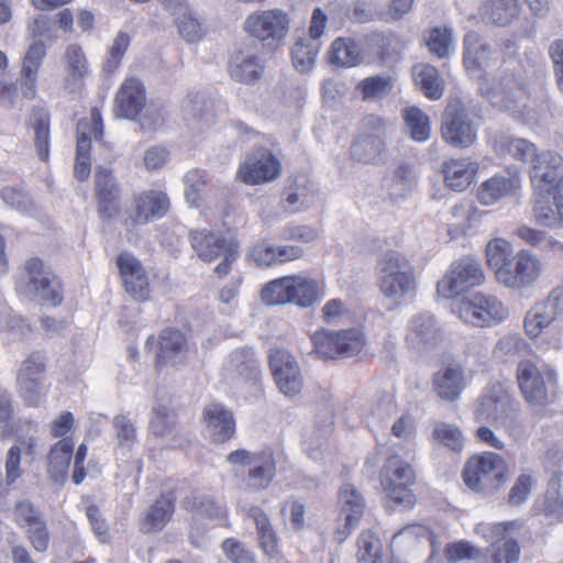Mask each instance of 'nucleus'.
Returning a JSON list of instances; mask_svg holds the SVG:
<instances>
[{
	"instance_id": "nucleus-53",
	"label": "nucleus",
	"mask_w": 563,
	"mask_h": 563,
	"mask_svg": "<svg viewBox=\"0 0 563 563\" xmlns=\"http://www.w3.org/2000/svg\"><path fill=\"white\" fill-rule=\"evenodd\" d=\"M428 49L439 58L449 55V48L452 44V34L448 27L435 26L429 31L426 38Z\"/></svg>"
},
{
	"instance_id": "nucleus-2",
	"label": "nucleus",
	"mask_w": 563,
	"mask_h": 563,
	"mask_svg": "<svg viewBox=\"0 0 563 563\" xmlns=\"http://www.w3.org/2000/svg\"><path fill=\"white\" fill-rule=\"evenodd\" d=\"M486 262L499 284L507 288L523 289L532 286L541 276V260L528 250L512 253L505 239H493L485 249Z\"/></svg>"
},
{
	"instance_id": "nucleus-9",
	"label": "nucleus",
	"mask_w": 563,
	"mask_h": 563,
	"mask_svg": "<svg viewBox=\"0 0 563 563\" xmlns=\"http://www.w3.org/2000/svg\"><path fill=\"white\" fill-rule=\"evenodd\" d=\"M379 289L388 298L405 297L416 291L415 268L405 255L388 252L379 261Z\"/></svg>"
},
{
	"instance_id": "nucleus-20",
	"label": "nucleus",
	"mask_w": 563,
	"mask_h": 563,
	"mask_svg": "<svg viewBox=\"0 0 563 563\" xmlns=\"http://www.w3.org/2000/svg\"><path fill=\"white\" fill-rule=\"evenodd\" d=\"M282 173V163L268 148L260 147L239 166L238 178L250 186L274 181Z\"/></svg>"
},
{
	"instance_id": "nucleus-27",
	"label": "nucleus",
	"mask_w": 563,
	"mask_h": 563,
	"mask_svg": "<svg viewBox=\"0 0 563 563\" xmlns=\"http://www.w3.org/2000/svg\"><path fill=\"white\" fill-rule=\"evenodd\" d=\"M362 129L367 135L352 144L351 154L360 162L372 163L384 150L380 134L384 132L385 122L378 115L368 114L362 120Z\"/></svg>"
},
{
	"instance_id": "nucleus-49",
	"label": "nucleus",
	"mask_w": 563,
	"mask_h": 563,
	"mask_svg": "<svg viewBox=\"0 0 563 563\" xmlns=\"http://www.w3.org/2000/svg\"><path fill=\"white\" fill-rule=\"evenodd\" d=\"M130 44L131 36L126 32L120 31L107 52L103 69L108 74H112L119 69L122 59L130 47Z\"/></svg>"
},
{
	"instance_id": "nucleus-22",
	"label": "nucleus",
	"mask_w": 563,
	"mask_h": 563,
	"mask_svg": "<svg viewBox=\"0 0 563 563\" xmlns=\"http://www.w3.org/2000/svg\"><path fill=\"white\" fill-rule=\"evenodd\" d=\"M441 135L449 145L456 148H467L475 143L477 130L465 109L449 106L443 113Z\"/></svg>"
},
{
	"instance_id": "nucleus-38",
	"label": "nucleus",
	"mask_w": 563,
	"mask_h": 563,
	"mask_svg": "<svg viewBox=\"0 0 563 563\" xmlns=\"http://www.w3.org/2000/svg\"><path fill=\"white\" fill-rule=\"evenodd\" d=\"M75 443L71 438L55 442L47 453V471L54 478H65L68 474Z\"/></svg>"
},
{
	"instance_id": "nucleus-64",
	"label": "nucleus",
	"mask_w": 563,
	"mask_h": 563,
	"mask_svg": "<svg viewBox=\"0 0 563 563\" xmlns=\"http://www.w3.org/2000/svg\"><path fill=\"white\" fill-rule=\"evenodd\" d=\"M14 521L22 528H29L44 520L33 504L27 500L19 501L13 510Z\"/></svg>"
},
{
	"instance_id": "nucleus-45",
	"label": "nucleus",
	"mask_w": 563,
	"mask_h": 563,
	"mask_svg": "<svg viewBox=\"0 0 563 563\" xmlns=\"http://www.w3.org/2000/svg\"><path fill=\"white\" fill-rule=\"evenodd\" d=\"M150 429L157 438L172 437V439L175 440L181 437V432L177 428L176 412L165 406H158L154 409Z\"/></svg>"
},
{
	"instance_id": "nucleus-14",
	"label": "nucleus",
	"mask_w": 563,
	"mask_h": 563,
	"mask_svg": "<svg viewBox=\"0 0 563 563\" xmlns=\"http://www.w3.org/2000/svg\"><path fill=\"white\" fill-rule=\"evenodd\" d=\"M45 369V358L38 352L31 353L22 362L16 373V390L25 406L36 408L45 399L49 390V386H44L41 380Z\"/></svg>"
},
{
	"instance_id": "nucleus-42",
	"label": "nucleus",
	"mask_w": 563,
	"mask_h": 563,
	"mask_svg": "<svg viewBox=\"0 0 563 563\" xmlns=\"http://www.w3.org/2000/svg\"><path fill=\"white\" fill-rule=\"evenodd\" d=\"M229 70L235 81L252 84L262 77L264 67L257 56H246L238 51L231 57Z\"/></svg>"
},
{
	"instance_id": "nucleus-19",
	"label": "nucleus",
	"mask_w": 563,
	"mask_h": 563,
	"mask_svg": "<svg viewBox=\"0 0 563 563\" xmlns=\"http://www.w3.org/2000/svg\"><path fill=\"white\" fill-rule=\"evenodd\" d=\"M155 343L157 350L154 366L157 372H161L167 365L178 364L189 351L187 333L175 327L164 328L157 338L153 334L150 335L145 341V349L151 350Z\"/></svg>"
},
{
	"instance_id": "nucleus-18",
	"label": "nucleus",
	"mask_w": 563,
	"mask_h": 563,
	"mask_svg": "<svg viewBox=\"0 0 563 563\" xmlns=\"http://www.w3.org/2000/svg\"><path fill=\"white\" fill-rule=\"evenodd\" d=\"M115 265L124 291L137 302L150 301L151 282L143 263L132 253L123 251L117 255Z\"/></svg>"
},
{
	"instance_id": "nucleus-59",
	"label": "nucleus",
	"mask_w": 563,
	"mask_h": 563,
	"mask_svg": "<svg viewBox=\"0 0 563 563\" xmlns=\"http://www.w3.org/2000/svg\"><path fill=\"white\" fill-rule=\"evenodd\" d=\"M280 515L284 518H288L291 528L295 531L303 530L306 526L305 515H306V506L305 504L297 498L287 499L280 508Z\"/></svg>"
},
{
	"instance_id": "nucleus-4",
	"label": "nucleus",
	"mask_w": 563,
	"mask_h": 563,
	"mask_svg": "<svg viewBox=\"0 0 563 563\" xmlns=\"http://www.w3.org/2000/svg\"><path fill=\"white\" fill-rule=\"evenodd\" d=\"M379 483L386 507L412 509L416 506L413 486L417 483V472L413 465L400 455L391 454L385 460L379 471Z\"/></svg>"
},
{
	"instance_id": "nucleus-1",
	"label": "nucleus",
	"mask_w": 563,
	"mask_h": 563,
	"mask_svg": "<svg viewBox=\"0 0 563 563\" xmlns=\"http://www.w3.org/2000/svg\"><path fill=\"white\" fill-rule=\"evenodd\" d=\"M495 148L522 163H530L529 177L534 192L533 213L543 225H563V157L552 151L538 153L525 139L500 136Z\"/></svg>"
},
{
	"instance_id": "nucleus-47",
	"label": "nucleus",
	"mask_w": 563,
	"mask_h": 563,
	"mask_svg": "<svg viewBox=\"0 0 563 563\" xmlns=\"http://www.w3.org/2000/svg\"><path fill=\"white\" fill-rule=\"evenodd\" d=\"M319 51V42H313L306 38L297 41L291 49V60L294 67L300 73L310 70L314 65Z\"/></svg>"
},
{
	"instance_id": "nucleus-52",
	"label": "nucleus",
	"mask_w": 563,
	"mask_h": 563,
	"mask_svg": "<svg viewBox=\"0 0 563 563\" xmlns=\"http://www.w3.org/2000/svg\"><path fill=\"white\" fill-rule=\"evenodd\" d=\"M439 335V328L431 316H418L411 321L410 336L412 340L427 343L435 340Z\"/></svg>"
},
{
	"instance_id": "nucleus-60",
	"label": "nucleus",
	"mask_w": 563,
	"mask_h": 563,
	"mask_svg": "<svg viewBox=\"0 0 563 563\" xmlns=\"http://www.w3.org/2000/svg\"><path fill=\"white\" fill-rule=\"evenodd\" d=\"M534 483L536 479L532 474H520L509 490L508 503L512 506H518L525 503L528 499Z\"/></svg>"
},
{
	"instance_id": "nucleus-36",
	"label": "nucleus",
	"mask_w": 563,
	"mask_h": 563,
	"mask_svg": "<svg viewBox=\"0 0 563 563\" xmlns=\"http://www.w3.org/2000/svg\"><path fill=\"white\" fill-rule=\"evenodd\" d=\"M490 55L489 45L477 32L466 33L463 41V65L468 73L482 70L489 62Z\"/></svg>"
},
{
	"instance_id": "nucleus-62",
	"label": "nucleus",
	"mask_w": 563,
	"mask_h": 563,
	"mask_svg": "<svg viewBox=\"0 0 563 563\" xmlns=\"http://www.w3.org/2000/svg\"><path fill=\"white\" fill-rule=\"evenodd\" d=\"M356 556H376L383 558V548L379 537L371 529L363 530L356 541Z\"/></svg>"
},
{
	"instance_id": "nucleus-10",
	"label": "nucleus",
	"mask_w": 563,
	"mask_h": 563,
	"mask_svg": "<svg viewBox=\"0 0 563 563\" xmlns=\"http://www.w3.org/2000/svg\"><path fill=\"white\" fill-rule=\"evenodd\" d=\"M310 340L313 351L324 360L346 358L357 355L365 346L364 334L355 329L317 330Z\"/></svg>"
},
{
	"instance_id": "nucleus-24",
	"label": "nucleus",
	"mask_w": 563,
	"mask_h": 563,
	"mask_svg": "<svg viewBox=\"0 0 563 563\" xmlns=\"http://www.w3.org/2000/svg\"><path fill=\"white\" fill-rule=\"evenodd\" d=\"M517 418V409L509 395L505 391L485 394L481 397L474 411V419L478 423H489L495 427H507Z\"/></svg>"
},
{
	"instance_id": "nucleus-41",
	"label": "nucleus",
	"mask_w": 563,
	"mask_h": 563,
	"mask_svg": "<svg viewBox=\"0 0 563 563\" xmlns=\"http://www.w3.org/2000/svg\"><path fill=\"white\" fill-rule=\"evenodd\" d=\"M412 78L423 95L430 100H438L444 92V81L438 69L428 64L419 63L412 67Z\"/></svg>"
},
{
	"instance_id": "nucleus-44",
	"label": "nucleus",
	"mask_w": 563,
	"mask_h": 563,
	"mask_svg": "<svg viewBox=\"0 0 563 563\" xmlns=\"http://www.w3.org/2000/svg\"><path fill=\"white\" fill-rule=\"evenodd\" d=\"M329 63L341 67H354L362 60L357 43L350 37L335 38L328 51Z\"/></svg>"
},
{
	"instance_id": "nucleus-23",
	"label": "nucleus",
	"mask_w": 563,
	"mask_h": 563,
	"mask_svg": "<svg viewBox=\"0 0 563 563\" xmlns=\"http://www.w3.org/2000/svg\"><path fill=\"white\" fill-rule=\"evenodd\" d=\"M30 284L43 303L58 307L64 300V284L59 276L44 271V263L38 257H31L25 263Z\"/></svg>"
},
{
	"instance_id": "nucleus-37",
	"label": "nucleus",
	"mask_w": 563,
	"mask_h": 563,
	"mask_svg": "<svg viewBox=\"0 0 563 563\" xmlns=\"http://www.w3.org/2000/svg\"><path fill=\"white\" fill-rule=\"evenodd\" d=\"M434 390L444 400H456L465 388V378L462 366H450L433 377Z\"/></svg>"
},
{
	"instance_id": "nucleus-43",
	"label": "nucleus",
	"mask_w": 563,
	"mask_h": 563,
	"mask_svg": "<svg viewBox=\"0 0 563 563\" xmlns=\"http://www.w3.org/2000/svg\"><path fill=\"white\" fill-rule=\"evenodd\" d=\"M32 128L34 130V144L36 153L41 161L47 162L49 158V125L51 115L42 107H34L31 112Z\"/></svg>"
},
{
	"instance_id": "nucleus-63",
	"label": "nucleus",
	"mask_w": 563,
	"mask_h": 563,
	"mask_svg": "<svg viewBox=\"0 0 563 563\" xmlns=\"http://www.w3.org/2000/svg\"><path fill=\"white\" fill-rule=\"evenodd\" d=\"M222 550L228 559L233 563H256L253 553L236 539L229 538L224 540L222 543Z\"/></svg>"
},
{
	"instance_id": "nucleus-30",
	"label": "nucleus",
	"mask_w": 563,
	"mask_h": 563,
	"mask_svg": "<svg viewBox=\"0 0 563 563\" xmlns=\"http://www.w3.org/2000/svg\"><path fill=\"white\" fill-rule=\"evenodd\" d=\"M479 165L470 157H451L443 162L444 185L453 191L466 190L476 179Z\"/></svg>"
},
{
	"instance_id": "nucleus-34",
	"label": "nucleus",
	"mask_w": 563,
	"mask_h": 563,
	"mask_svg": "<svg viewBox=\"0 0 563 563\" xmlns=\"http://www.w3.org/2000/svg\"><path fill=\"white\" fill-rule=\"evenodd\" d=\"M256 526L258 548L268 560H279L282 555L280 540L274 529L268 515L258 506H252L247 510Z\"/></svg>"
},
{
	"instance_id": "nucleus-54",
	"label": "nucleus",
	"mask_w": 563,
	"mask_h": 563,
	"mask_svg": "<svg viewBox=\"0 0 563 563\" xmlns=\"http://www.w3.org/2000/svg\"><path fill=\"white\" fill-rule=\"evenodd\" d=\"M433 438L444 446L460 452L464 446L461 430L452 424L439 423L433 430Z\"/></svg>"
},
{
	"instance_id": "nucleus-17",
	"label": "nucleus",
	"mask_w": 563,
	"mask_h": 563,
	"mask_svg": "<svg viewBox=\"0 0 563 563\" xmlns=\"http://www.w3.org/2000/svg\"><path fill=\"white\" fill-rule=\"evenodd\" d=\"M514 526V522H496L478 527L483 537L486 540H492L483 554L484 563L519 562L520 545L516 539L508 537Z\"/></svg>"
},
{
	"instance_id": "nucleus-3",
	"label": "nucleus",
	"mask_w": 563,
	"mask_h": 563,
	"mask_svg": "<svg viewBox=\"0 0 563 563\" xmlns=\"http://www.w3.org/2000/svg\"><path fill=\"white\" fill-rule=\"evenodd\" d=\"M325 296V283L303 275H287L274 279L262 289V300L267 305L291 303L309 308Z\"/></svg>"
},
{
	"instance_id": "nucleus-39",
	"label": "nucleus",
	"mask_w": 563,
	"mask_h": 563,
	"mask_svg": "<svg viewBox=\"0 0 563 563\" xmlns=\"http://www.w3.org/2000/svg\"><path fill=\"white\" fill-rule=\"evenodd\" d=\"M519 14L518 0H487L481 9L483 20L499 26L512 23Z\"/></svg>"
},
{
	"instance_id": "nucleus-21",
	"label": "nucleus",
	"mask_w": 563,
	"mask_h": 563,
	"mask_svg": "<svg viewBox=\"0 0 563 563\" xmlns=\"http://www.w3.org/2000/svg\"><path fill=\"white\" fill-rule=\"evenodd\" d=\"M290 19L280 9L257 10L244 21L243 29L251 36L261 42L282 41L288 33Z\"/></svg>"
},
{
	"instance_id": "nucleus-26",
	"label": "nucleus",
	"mask_w": 563,
	"mask_h": 563,
	"mask_svg": "<svg viewBox=\"0 0 563 563\" xmlns=\"http://www.w3.org/2000/svg\"><path fill=\"white\" fill-rule=\"evenodd\" d=\"M47 55L43 41H33L26 48L20 69V90L23 98L33 100L37 95L38 74Z\"/></svg>"
},
{
	"instance_id": "nucleus-56",
	"label": "nucleus",
	"mask_w": 563,
	"mask_h": 563,
	"mask_svg": "<svg viewBox=\"0 0 563 563\" xmlns=\"http://www.w3.org/2000/svg\"><path fill=\"white\" fill-rule=\"evenodd\" d=\"M1 197L12 208L24 214H31L34 210V202L30 195L21 188L5 187L1 191Z\"/></svg>"
},
{
	"instance_id": "nucleus-55",
	"label": "nucleus",
	"mask_w": 563,
	"mask_h": 563,
	"mask_svg": "<svg viewBox=\"0 0 563 563\" xmlns=\"http://www.w3.org/2000/svg\"><path fill=\"white\" fill-rule=\"evenodd\" d=\"M481 554V550L466 540L450 542L444 547V556L450 563L476 559Z\"/></svg>"
},
{
	"instance_id": "nucleus-48",
	"label": "nucleus",
	"mask_w": 563,
	"mask_h": 563,
	"mask_svg": "<svg viewBox=\"0 0 563 563\" xmlns=\"http://www.w3.org/2000/svg\"><path fill=\"white\" fill-rule=\"evenodd\" d=\"M404 120L412 140L424 142L430 137L429 117L421 109L417 107L406 109Z\"/></svg>"
},
{
	"instance_id": "nucleus-51",
	"label": "nucleus",
	"mask_w": 563,
	"mask_h": 563,
	"mask_svg": "<svg viewBox=\"0 0 563 563\" xmlns=\"http://www.w3.org/2000/svg\"><path fill=\"white\" fill-rule=\"evenodd\" d=\"M394 86L391 77L372 76L364 78L357 85L363 99H376L388 95Z\"/></svg>"
},
{
	"instance_id": "nucleus-33",
	"label": "nucleus",
	"mask_w": 563,
	"mask_h": 563,
	"mask_svg": "<svg viewBox=\"0 0 563 563\" xmlns=\"http://www.w3.org/2000/svg\"><path fill=\"white\" fill-rule=\"evenodd\" d=\"M175 504L174 490L162 494L142 516L140 530L145 534L162 531L174 516Z\"/></svg>"
},
{
	"instance_id": "nucleus-29",
	"label": "nucleus",
	"mask_w": 563,
	"mask_h": 563,
	"mask_svg": "<svg viewBox=\"0 0 563 563\" xmlns=\"http://www.w3.org/2000/svg\"><path fill=\"white\" fill-rule=\"evenodd\" d=\"M96 200L101 219L110 220L120 212L121 189L111 169L99 167L95 176Z\"/></svg>"
},
{
	"instance_id": "nucleus-57",
	"label": "nucleus",
	"mask_w": 563,
	"mask_h": 563,
	"mask_svg": "<svg viewBox=\"0 0 563 563\" xmlns=\"http://www.w3.org/2000/svg\"><path fill=\"white\" fill-rule=\"evenodd\" d=\"M185 179L186 198L191 205L198 207L202 200V191L208 185L207 175L202 170L195 169L187 173Z\"/></svg>"
},
{
	"instance_id": "nucleus-16",
	"label": "nucleus",
	"mask_w": 563,
	"mask_h": 563,
	"mask_svg": "<svg viewBox=\"0 0 563 563\" xmlns=\"http://www.w3.org/2000/svg\"><path fill=\"white\" fill-rule=\"evenodd\" d=\"M91 136L100 141L103 136V122L99 108L90 110V118L82 119L77 125L76 159L74 175L77 180L85 181L91 172Z\"/></svg>"
},
{
	"instance_id": "nucleus-25",
	"label": "nucleus",
	"mask_w": 563,
	"mask_h": 563,
	"mask_svg": "<svg viewBox=\"0 0 563 563\" xmlns=\"http://www.w3.org/2000/svg\"><path fill=\"white\" fill-rule=\"evenodd\" d=\"M269 367L279 390L286 396L297 395L302 387L299 367L288 351L274 347L268 355Z\"/></svg>"
},
{
	"instance_id": "nucleus-58",
	"label": "nucleus",
	"mask_w": 563,
	"mask_h": 563,
	"mask_svg": "<svg viewBox=\"0 0 563 563\" xmlns=\"http://www.w3.org/2000/svg\"><path fill=\"white\" fill-rule=\"evenodd\" d=\"M540 512L551 523L563 521V497L556 490H547L540 505Z\"/></svg>"
},
{
	"instance_id": "nucleus-5",
	"label": "nucleus",
	"mask_w": 563,
	"mask_h": 563,
	"mask_svg": "<svg viewBox=\"0 0 563 563\" xmlns=\"http://www.w3.org/2000/svg\"><path fill=\"white\" fill-rule=\"evenodd\" d=\"M509 467L498 453L484 451L471 455L463 467L462 477L473 492L494 494L507 482Z\"/></svg>"
},
{
	"instance_id": "nucleus-12",
	"label": "nucleus",
	"mask_w": 563,
	"mask_h": 563,
	"mask_svg": "<svg viewBox=\"0 0 563 563\" xmlns=\"http://www.w3.org/2000/svg\"><path fill=\"white\" fill-rule=\"evenodd\" d=\"M460 318L475 327H492L505 321L509 311L496 296L476 292L457 306Z\"/></svg>"
},
{
	"instance_id": "nucleus-7",
	"label": "nucleus",
	"mask_w": 563,
	"mask_h": 563,
	"mask_svg": "<svg viewBox=\"0 0 563 563\" xmlns=\"http://www.w3.org/2000/svg\"><path fill=\"white\" fill-rule=\"evenodd\" d=\"M169 208L170 200L162 190L148 189L134 194L131 206L121 219L128 242L136 243L141 238L139 228L164 218Z\"/></svg>"
},
{
	"instance_id": "nucleus-32",
	"label": "nucleus",
	"mask_w": 563,
	"mask_h": 563,
	"mask_svg": "<svg viewBox=\"0 0 563 563\" xmlns=\"http://www.w3.org/2000/svg\"><path fill=\"white\" fill-rule=\"evenodd\" d=\"M145 102V88L141 80L133 77L122 82L114 98L118 114L126 119H135L144 109Z\"/></svg>"
},
{
	"instance_id": "nucleus-35",
	"label": "nucleus",
	"mask_w": 563,
	"mask_h": 563,
	"mask_svg": "<svg viewBox=\"0 0 563 563\" xmlns=\"http://www.w3.org/2000/svg\"><path fill=\"white\" fill-rule=\"evenodd\" d=\"M521 186L518 175L509 177L495 175L483 181L476 192L477 200L484 206H492L510 195H514Z\"/></svg>"
},
{
	"instance_id": "nucleus-15",
	"label": "nucleus",
	"mask_w": 563,
	"mask_h": 563,
	"mask_svg": "<svg viewBox=\"0 0 563 563\" xmlns=\"http://www.w3.org/2000/svg\"><path fill=\"white\" fill-rule=\"evenodd\" d=\"M227 461L232 465L250 466L247 485L252 489H266L276 476V460L272 450L250 452L245 449L232 451Z\"/></svg>"
},
{
	"instance_id": "nucleus-31",
	"label": "nucleus",
	"mask_w": 563,
	"mask_h": 563,
	"mask_svg": "<svg viewBox=\"0 0 563 563\" xmlns=\"http://www.w3.org/2000/svg\"><path fill=\"white\" fill-rule=\"evenodd\" d=\"M202 421L214 443H225L235 434L233 413L221 404L212 402L207 405L202 411Z\"/></svg>"
},
{
	"instance_id": "nucleus-40",
	"label": "nucleus",
	"mask_w": 563,
	"mask_h": 563,
	"mask_svg": "<svg viewBox=\"0 0 563 563\" xmlns=\"http://www.w3.org/2000/svg\"><path fill=\"white\" fill-rule=\"evenodd\" d=\"M339 499L342 505V512L345 515L344 532L345 536H349L363 517L364 499L351 484H345L341 488Z\"/></svg>"
},
{
	"instance_id": "nucleus-46",
	"label": "nucleus",
	"mask_w": 563,
	"mask_h": 563,
	"mask_svg": "<svg viewBox=\"0 0 563 563\" xmlns=\"http://www.w3.org/2000/svg\"><path fill=\"white\" fill-rule=\"evenodd\" d=\"M68 78L73 81L84 80L89 75V63L86 53L78 43L68 44L64 53Z\"/></svg>"
},
{
	"instance_id": "nucleus-13",
	"label": "nucleus",
	"mask_w": 563,
	"mask_h": 563,
	"mask_svg": "<svg viewBox=\"0 0 563 563\" xmlns=\"http://www.w3.org/2000/svg\"><path fill=\"white\" fill-rule=\"evenodd\" d=\"M485 282V274L478 261L463 257L451 264L446 274L438 282L437 292L443 298H453Z\"/></svg>"
},
{
	"instance_id": "nucleus-8",
	"label": "nucleus",
	"mask_w": 563,
	"mask_h": 563,
	"mask_svg": "<svg viewBox=\"0 0 563 563\" xmlns=\"http://www.w3.org/2000/svg\"><path fill=\"white\" fill-rule=\"evenodd\" d=\"M516 378L529 404L545 406L556 397L558 373L548 364L538 365L531 360H522L517 365Z\"/></svg>"
},
{
	"instance_id": "nucleus-6",
	"label": "nucleus",
	"mask_w": 563,
	"mask_h": 563,
	"mask_svg": "<svg viewBox=\"0 0 563 563\" xmlns=\"http://www.w3.org/2000/svg\"><path fill=\"white\" fill-rule=\"evenodd\" d=\"M190 244L202 262L212 263L220 260L213 269L218 278L227 277L240 257V242L235 235L196 230L190 233Z\"/></svg>"
},
{
	"instance_id": "nucleus-11",
	"label": "nucleus",
	"mask_w": 563,
	"mask_h": 563,
	"mask_svg": "<svg viewBox=\"0 0 563 563\" xmlns=\"http://www.w3.org/2000/svg\"><path fill=\"white\" fill-rule=\"evenodd\" d=\"M478 90L493 107L512 113L520 112L529 97L527 86L515 74L503 75L496 85L482 76Z\"/></svg>"
},
{
	"instance_id": "nucleus-61",
	"label": "nucleus",
	"mask_w": 563,
	"mask_h": 563,
	"mask_svg": "<svg viewBox=\"0 0 563 563\" xmlns=\"http://www.w3.org/2000/svg\"><path fill=\"white\" fill-rule=\"evenodd\" d=\"M14 417V407L11 396L8 391H0V426H2L1 439H9L15 433L11 423Z\"/></svg>"
},
{
	"instance_id": "nucleus-28",
	"label": "nucleus",
	"mask_w": 563,
	"mask_h": 563,
	"mask_svg": "<svg viewBox=\"0 0 563 563\" xmlns=\"http://www.w3.org/2000/svg\"><path fill=\"white\" fill-rule=\"evenodd\" d=\"M563 303V288H554L548 298L531 309L525 318V332L530 339H537L556 318Z\"/></svg>"
},
{
	"instance_id": "nucleus-50",
	"label": "nucleus",
	"mask_w": 563,
	"mask_h": 563,
	"mask_svg": "<svg viewBox=\"0 0 563 563\" xmlns=\"http://www.w3.org/2000/svg\"><path fill=\"white\" fill-rule=\"evenodd\" d=\"M184 507L189 511H199L211 519L227 520L228 517L225 508L210 498L189 496L185 498Z\"/></svg>"
}]
</instances>
